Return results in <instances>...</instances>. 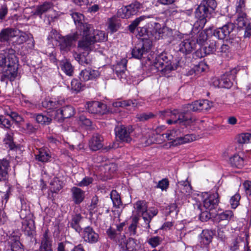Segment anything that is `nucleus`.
<instances>
[{
  "label": "nucleus",
  "instance_id": "nucleus-1",
  "mask_svg": "<svg viewBox=\"0 0 251 251\" xmlns=\"http://www.w3.org/2000/svg\"><path fill=\"white\" fill-rule=\"evenodd\" d=\"M90 30H87V34L82 33L83 39L78 42V47L86 51H96L99 45L95 42L106 40L107 35L103 31L99 30H95L92 34H90Z\"/></svg>",
  "mask_w": 251,
  "mask_h": 251
},
{
  "label": "nucleus",
  "instance_id": "nucleus-2",
  "mask_svg": "<svg viewBox=\"0 0 251 251\" xmlns=\"http://www.w3.org/2000/svg\"><path fill=\"white\" fill-rule=\"evenodd\" d=\"M216 6L215 0H203L196 9V17L200 20L202 26L212 17Z\"/></svg>",
  "mask_w": 251,
  "mask_h": 251
},
{
  "label": "nucleus",
  "instance_id": "nucleus-3",
  "mask_svg": "<svg viewBox=\"0 0 251 251\" xmlns=\"http://www.w3.org/2000/svg\"><path fill=\"white\" fill-rule=\"evenodd\" d=\"M183 135V134L179 129H174L168 130L166 133L158 136H162L164 141H172L174 146L189 143L196 140V136L194 134Z\"/></svg>",
  "mask_w": 251,
  "mask_h": 251
},
{
  "label": "nucleus",
  "instance_id": "nucleus-4",
  "mask_svg": "<svg viewBox=\"0 0 251 251\" xmlns=\"http://www.w3.org/2000/svg\"><path fill=\"white\" fill-rule=\"evenodd\" d=\"M17 60L14 54L0 53V67H7L5 72L7 75L15 77L18 70Z\"/></svg>",
  "mask_w": 251,
  "mask_h": 251
},
{
  "label": "nucleus",
  "instance_id": "nucleus-5",
  "mask_svg": "<svg viewBox=\"0 0 251 251\" xmlns=\"http://www.w3.org/2000/svg\"><path fill=\"white\" fill-rule=\"evenodd\" d=\"M176 68V65L174 63L173 64L170 61H168L166 55L162 54L155 58V61L153 63L151 69H154L156 72H160L162 75L166 76Z\"/></svg>",
  "mask_w": 251,
  "mask_h": 251
},
{
  "label": "nucleus",
  "instance_id": "nucleus-6",
  "mask_svg": "<svg viewBox=\"0 0 251 251\" xmlns=\"http://www.w3.org/2000/svg\"><path fill=\"white\" fill-rule=\"evenodd\" d=\"M78 34L77 32L62 36L58 41V46L61 52H67L74 47L75 43L78 39Z\"/></svg>",
  "mask_w": 251,
  "mask_h": 251
},
{
  "label": "nucleus",
  "instance_id": "nucleus-7",
  "mask_svg": "<svg viewBox=\"0 0 251 251\" xmlns=\"http://www.w3.org/2000/svg\"><path fill=\"white\" fill-rule=\"evenodd\" d=\"M237 72V70L233 68L229 72H226L221 76L220 80L214 82V85L219 88H230L232 85V81L235 78Z\"/></svg>",
  "mask_w": 251,
  "mask_h": 251
},
{
  "label": "nucleus",
  "instance_id": "nucleus-8",
  "mask_svg": "<svg viewBox=\"0 0 251 251\" xmlns=\"http://www.w3.org/2000/svg\"><path fill=\"white\" fill-rule=\"evenodd\" d=\"M141 7V4L136 1L119 9L117 12V16L121 18H129L136 14Z\"/></svg>",
  "mask_w": 251,
  "mask_h": 251
},
{
  "label": "nucleus",
  "instance_id": "nucleus-9",
  "mask_svg": "<svg viewBox=\"0 0 251 251\" xmlns=\"http://www.w3.org/2000/svg\"><path fill=\"white\" fill-rule=\"evenodd\" d=\"M126 236L124 235H120V239H118V242L121 245L125 246V251H141L142 245L138 240L132 238H129L125 240Z\"/></svg>",
  "mask_w": 251,
  "mask_h": 251
},
{
  "label": "nucleus",
  "instance_id": "nucleus-10",
  "mask_svg": "<svg viewBox=\"0 0 251 251\" xmlns=\"http://www.w3.org/2000/svg\"><path fill=\"white\" fill-rule=\"evenodd\" d=\"M132 132L131 127L125 126L123 125L117 126L115 128V132L117 139L121 142L130 143L132 138L130 134Z\"/></svg>",
  "mask_w": 251,
  "mask_h": 251
},
{
  "label": "nucleus",
  "instance_id": "nucleus-11",
  "mask_svg": "<svg viewBox=\"0 0 251 251\" xmlns=\"http://www.w3.org/2000/svg\"><path fill=\"white\" fill-rule=\"evenodd\" d=\"M203 205L207 210L214 209L219 202V195L217 192L212 194L205 193L203 194Z\"/></svg>",
  "mask_w": 251,
  "mask_h": 251
},
{
  "label": "nucleus",
  "instance_id": "nucleus-12",
  "mask_svg": "<svg viewBox=\"0 0 251 251\" xmlns=\"http://www.w3.org/2000/svg\"><path fill=\"white\" fill-rule=\"evenodd\" d=\"M176 195L178 199H182L183 197H188L192 193V186L187 179L178 182L177 188L176 191Z\"/></svg>",
  "mask_w": 251,
  "mask_h": 251
},
{
  "label": "nucleus",
  "instance_id": "nucleus-13",
  "mask_svg": "<svg viewBox=\"0 0 251 251\" xmlns=\"http://www.w3.org/2000/svg\"><path fill=\"white\" fill-rule=\"evenodd\" d=\"M89 112L93 114H104L107 111L106 105L97 101H89L86 105Z\"/></svg>",
  "mask_w": 251,
  "mask_h": 251
},
{
  "label": "nucleus",
  "instance_id": "nucleus-14",
  "mask_svg": "<svg viewBox=\"0 0 251 251\" xmlns=\"http://www.w3.org/2000/svg\"><path fill=\"white\" fill-rule=\"evenodd\" d=\"M234 25L231 23H228L221 27L214 30L213 35L218 39L223 40L229 35V34L234 28Z\"/></svg>",
  "mask_w": 251,
  "mask_h": 251
},
{
  "label": "nucleus",
  "instance_id": "nucleus-15",
  "mask_svg": "<svg viewBox=\"0 0 251 251\" xmlns=\"http://www.w3.org/2000/svg\"><path fill=\"white\" fill-rule=\"evenodd\" d=\"M72 17L74 21L77 26L78 30L80 32H83L84 34H87V30L91 29L90 25L87 23H84V16L82 14L78 12H74L72 14Z\"/></svg>",
  "mask_w": 251,
  "mask_h": 251
},
{
  "label": "nucleus",
  "instance_id": "nucleus-16",
  "mask_svg": "<svg viewBox=\"0 0 251 251\" xmlns=\"http://www.w3.org/2000/svg\"><path fill=\"white\" fill-rule=\"evenodd\" d=\"M80 235L85 242L91 244L97 243L99 239V234L90 226L86 227Z\"/></svg>",
  "mask_w": 251,
  "mask_h": 251
},
{
  "label": "nucleus",
  "instance_id": "nucleus-17",
  "mask_svg": "<svg viewBox=\"0 0 251 251\" xmlns=\"http://www.w3.org/2000/svg\"><path fill=\"white\" fill-rule=\"evenodd\" d=\"M100 74L98 71L91 69L83 70L79 74V78L81 81H86L90 80H93L100 76Z\"/></svg>",
  "mask_w": 251,
  "mask_h": 251
},
{
  "label": "nucleus",
  "instance_id": "nucleus-18",
  "mask_svg": "<svg viewBox=\"0 0 251 251\" xmlns=\"http://www.w3.org/2000/svg\"><path fill=\"white\" fill-rule=\"evenodd\" d=\"M56 113L57 115L55 118L59 121L62 118H69L73 116L75 114V109L73 107L67 105L57 110Z\"/></svg>",
  "mask_w": 251,
  "mask_h": 251
},
{
  "label": "nucleus",
  "instance_id": "nucleus-19",
  "mask_svg": "<svg viewBox=\"0 0 251 251\" xmlns=\"http://www.w3.org/2000/svg\"><path fill=\"white\" fill-rule=\"evenodd\" d=\"M178 110L175 109L173 111L167 110L160 112V116L166 117V122L169 125H172L178 122Z\"/></svg>",
  "mask_w": 251,
  "mask_h": 251
},
{
  "label": "nucleus",
  "instance_id": "nucleus-20",
  "mask_svg": "<svg viewBox=\"0 0 251 251\" xmlns=\"http://www.w3.org/2000/svg\"><path fill=\"white\" fill-rule=\"evenodd\" d=\"M136 205L137 210L142 213L143 219L147 225L148 228H150V223L151 220V217L147 210L145 203L143 202L138 201L136 203Z\"/></svg>",
  "mask_w": 251,
  "mask_h": 251
},
{
  "label": "nucleus",
  "instance_id": "nucleus-21",
  "mask_svg": "<svg viewBox=\"0 0 251 251\" xmlns=\"http://www.w3.org/2000/svg\"><path fill=\"white\" fill-rule=\"evenodd\" d=\"M179 47V50L180 52L185 54H189L195 49V43L192 40L186 39L181 41Z\"/></svg>",
  "mask_w": 251,
  "mask_h": 251
},
{
  "label": "nucleus",
  "instance_id": "nucleus-22",
  "mask_svg": "<svg viewBox=\"0 0 251 251\" xmlns=\"http://www.w3.org/2000/svg\"><path fill=\"white\" fill-rule=\"evenodd\" d=\"M213 236L212 231L208 229L203 230L199 238L201 245L203 247L208 245L212 241Z\"/></svg>",
  "mask_w": 251,
  "mask_h": 251
},
{
  "label": "nucleus",
  "instance_id": "nucleus-23",
  "mask_svg": "<svg viewBox=\"0 0 251 251\" xmlns=\"http://www.w3.org/2000/svg\"><path fill=\"white\" fill-rule=\"evenodd\" d=\"M126 63L127 60L123 58L115 66V73L121 80L126 79L125 72L126 70Z\"/></svg>",
  "mask_w": 251,
  "mask_h": 251
},
{
  "label": "nucleus",
  "instance_id": "nucleus-24",
  "mask_svg": "<svg viewBox=\"0 0 251 251\" xmlns=\"http://www.w3.org/2000/svg\"><path fill=\"white\" fill-rule=\"evenodd\" d=\"M103 140L101 135L98 134L94 135L89 141V145L91 150L96 151L102 148Z\"/></svg>",
  "mask_w": 251,
  "mask_h": 251
},
{
  "label": "nucleus",
  "instance_id": "nucleus-25",
  "mask_svg": "<svg viewBox=\"0 0 251 251\" xmlns=\"http://www.w3.org/2000/svg\"><path fill=\"white\" fill-rule=\"evenodd\" d=\"M20 31L19 30L11 28H5L2 30L0 32V41H7L11 38L18 35V33Z\"/></svg>",
  "mask_w": 251,
  "mask_h": 251
},
{
  "label": "nucleus",
  "instance_id": "nucleus-26",
  "mask_svg": "<svg viewBox=\"0 0 251 251\" xmlns=\"http://www.w3.org/2000/svg\"><path fill=\"white\" fill-rule=\"evenodd\" d=\"M72 199L75 204L82 202L85 198V192L78 187H74L71 189Z\"/></svg>",
  "mask_w": 251,
  "mask_h": 251
},
{
  "label": "nucleus",
  "instance_id": "nucleus-27",
  "mask_svg": "<svg viewBox=\"0 0 251 251\" xmlns=\"http://www.w3.org/2000/svg\"><path fill=\"white\" fill-rule=\"evenodd\" d=\"M64 99L58 100H46L42 102V105L44 107L49 109H57L62 106L64 103Z\"/></svg>",
  "mask_w": 251,
  "mask_h": 251
},
{
  "label": "nucleus",
  "instance_id": "nucleus-28",
  "mask_svg": "<svg viewBox=\"0 0 251 251\" xmlns=\"http://www.w3.org/2000/svg\"><path fill=\"white\" fill-rule=\"evenodd\" d=\"M52 9L53 4L52 3L49 2H45L42 4L37 6L34 14L38 15L40 18H41L43 14H44L47 12L51 11Z\"/></svg>",
  "mask_w": 251,
  "mask_h": 251
},
{
  "label": "nucleus",
  "instance_id": "nucleus-29",
  "mask_svg": "<svg viewBox=\"0 0 251 251\" xmlns=\"http://www.w3.org/2000/svg\"><path fill=\"white\" fill-rule=\"evenodd\" d=\"M9 164L7 160H0V181H4L8 178V171Z\"/></svg>",
  "mask_w": 251,
  "mask_h": 251
},
{
  "label": "nucleus",
  "instance_id": "nucleus-30",
  "mask_svg": "<svg viewBox=\"0 0 251 251\" xmlns=\"http://www.w3.org/2000/svg\"><path fill=\"white\" fill-rule=\"evenodd\" d=\"M195 119L192 118L190 114L186 112H181L178 111V122L185 126L191 125Z\"/></svg>",
  "mask_w": 251,
  "mask_h": 251
},
{
  "label": "nucleus",
  "instance_id": "nucleus-31",
  "mask_svg": "<svg viewBox=\"0 0 251 251\" xmlns=\"http://www.w3.org/2000/svg\"><path fill=\"white\" fill-rule=\"evenodd\" d=\"M150 50V45L146 47L144 44L140 48L139 47H135L132 50V56L137 59H140L142 56L147 52Z\"/></svg>",
  "mask_w": 251,
  "mask_h": 251
},
{
  "label": "nucleus",
  "instance_id": "nucleus-32",
  "mask_svg": "<svg viewBox=\"0 0 251 251\" xmlns=\"http://www.w3.org/2000/svg\"><path fill=\"white\" fill-rule=\"evenodd\" d=\"M9 243L11 245V251H24L23 246L19 241L18 236L9 237Z\"/></svg>",
  "mask_w": 251,
  "mask_h": 251
},
{
  "label": "nucleus",
  "instance_id": "nucleus-33",
  "mask_svg": "<svg viewBox=\"0 0 251 251\" xmlns=\"http://www.w3.org/2000/svg\"><path fill=\"white\" fill-rule=\"evenodd\" d=\"M51 244L48 235V231L46 230L44 233L41 241L39 251H51Z\"/></svg>",
  "mask_w": 251,
  "mask_h": 251
},
{
  "label": "nucleus",
  "instance_id": "nucleus-34",
  "mask_svg": "<svg viewBox=\"0 0 251 251\" xmlns=\"http://www.w3.org/2000/svg\"><path fill=\"white\" fill-rule=\"evenodd\" d=\"M27 40L30 42L28 44H31L29 47L30 48H33L34 43L32 37L31 35L27 34L25 32H21L20 34L18 35L16 42L18 44H22Z\"/></svg>",
  "mask_w": 251,
  "mask_h": 251
},
{
  "label": "nucleus",
  "instance_id": "nucleus-35",
  "mask_svg": "<svg viewBox=\"0 0 251 251\" xmlns=\"http://www.w3.org/2000/svg\"><path fill=\"white\" fill-rule=\"evenodd\" d=\"M51 157L50 151L45 149H40L38 151V153L36 155V159L42 162L49 161Z\"/></svg>",
  "mask_w": 251,
  "mask_h": 251
},
{
  "label": "nucleus",
  "instance_id": "nucleus-36",
  "mask_svg": "<svg viewBox=\"0 0 251 251\" xmlns=\"http://www.w3.org/2000/svg\"><path fill=\"white\" fill-rule=\"evenodd\" d=\"M218 45V43L216 41L211 40L207 46L203 47L201 50H203L205 55L210 54L216 51Z\"/></svg>",
  "mask_w": 251,
  "mask_h": 251
},
{
  "label": "nucleus",
  "instance_id": "nucleus-37",
  "mask_svg": "<svg viewBox=\"0 0 251 251\" xmlns=\"http://www.w3.org/2000/svg\"><path fill=\"white\" fill-rule=\"evenodd\" d=\"M230 163L231 166L237 168H241L244 165V160L243 158L241 157L238 154L233 155L230 158Z\"/></svg>",
  "mask_w": 251,
  "mask_h": 251
},
{
  "label": "nucleus",
  "instance_id": "nucleus-38",
  "mask_svg": "<svg viewBox=\"0 0 251 251\" xmlns=\"http://www.w3.org/2000/svg\"><path fill=\"white\" fill-rule=\"evenodd\" d=\"M82 219V217L80 214H78L75 215L70 222L71 226L74 228L76 231L80 233V231L82 230L79 224Z\"/></svg>",
  "mask_w": 251,
  "mask_h": 251
},
{
  "label": "nucleus",
  "instance_id": "nucleus-39",
  "mask_svg": "<svg viewBox=\"0 0 251 251\" xmlns=\"http://www.w3.org/2000/svg\"><path fill=\"white\" fill-rule=\"evenodd\" d=\"M50 185L51 191L56 193L62 188L63 182L58 177H55L50 182Z\"/></svg>",
  "mask_w": 251,
  "mask_h": 251
},
{
  "label": "nucleus",
  "instance_id": "nucleus-40",
  "mask_svg": "<svg viewBox=\"0 0 251 251\" xmlns=\"http://www.w3.org/2000/svg\"><path fill=\"white\" fill-rule=\"evenodd\" d=\"M110 198L113 202L114 206L120 208L122 205L120 196L116 190H112L110 194Z\"/></svg>",
  "mask_w": 251,
  "mask_h": 251
},
{
  "label": "nucleus",
  "instance_id": "nucleus-41",
  "mask_svg": "<svg viewBox=\"0 0 251 251\" xmlns=\"http://www.w3.org/2000/svg\"><path fill=\"white\" fill-rule=\"evenodd\" d=\"M208 69V66L205 62L201 61L194 66L193 71L196 75H199Z\"/></svg>",
  "mask_w": 251,
  "mask_h": 251
},
{
  "label": "nucleus",
  "instance_id": "nucleus-42",
  "mask_svg": "<svg viewBox=\"0 0 251 251\" xmlns=\"http://www.w3.org/2000/svg\"><path fill=\"white\" fill-rule=\"evenodd\" d=\"M62 70L68 75L72 76L73 74V68L70 63L67 61H62L61 63Z\"/></svg>",
  "mask_w": 251,
  "mask_h": 251
},
{
  "label": "nucleus",
  "instance_id": "nucleus-43",
  "mask_svg": "<svg viewBox=\"0 0 251 251\" xmlns=\"http://www.w3.org/2000/svg\"><path fill=\"white\" fill-rule=\"evenodd\" d=\"M248 22L247 15L245 13H242L239 15L236 19V24L238 27L243 28L246 26V24Z\"/></svg>",
  "mask_w": 251,
  "mask_h": 251
},
{
  "label": "nucleus",
  "instance_id": "nucleus-44",
  "mask_svg": "<svg viewBox=\"0 0 251 251\" xmlns=\"http://www.w3.org/2000/svg\"><path fill=\"white\" fill-rule=\"evenodd\" d=\"M237 140L241 144H248L251 143V133H244L239 134Z\"/></svg>",
  "mask_w": 251,
  "mask_h": 251
},
{
  "label": "nucleus",
  "instance_id": "nucleus-45",
  "mask_svg": "<svg viewBox=\"0 0 251 251\" xmlns=\"http://www.w3.org/2000/svg\"><path fill=\"white\" fill-rule=\"evenodd\" d=\"M36 121L42 125H49L51 122V118L46 114H39L36 117Z\"/></svg>",
  "mask_w": 251,
  "mask_h": 251
},
{
  "label": "nucleus",
  "instance_id": "nucleus-46",
  "mask_svg": "<svg viewBox=\"0 0 251 251\" xmlns=\"http://www.w3.org/2000/svg\"><path fill=\"white\" fill-rule=\"evenodd\" d=\"M112 104H113V106L115 107H123L129 106L131 105H132L133 107H135L136 106V102L135 101L132 102V101H130V100H127V101L117 100V101H116L115 102H114Z\"/></svg>",
  "mask_w": 251,
  "mask_h": 251
},
{
  "label": "nucleus",
  "instance_id": "nucleus-47",
  "mask_svg": "<svg viewBox=\"0 0 251 251\" xmlns=\"http://www.w3.org/2000/svg\"><path fill=\"white\" fill-rule=\"evenodd\" d=\"M233 214L231 210H226L217 215V219L219 221L229 220L233 217Z\"/></svg>",
  "mask_w": 251,
  "mask_h": 251
},
{
  "label": "nucleus",
  "instance_id": "nucleus-48",
  "mask_svg": "<svg viewBox=\"0 0 251 251\" xmlns=\"http://www.w3.org/2000/svg\"><path fill=\"white\" fill-rule=\"evenodd\" d=\"M139 218L137 216H134L132 218L131 223L129 226L128 230L131 235H135L136 229Z\"/></svg>",
  "mask_w": 251,
  "mask_h": 251
},
{
  "label": "nucleus",
  "instance_id": "nucleus-49",
  "mask_svg": "<svg viewBox=\"0 0 251 251\" xmlns=\"http://www.w3.org/2000/svg\"><path fill=\"white\" fill-rule=\"evenodd\" d=\"M187 108L194 112L202 111L201 100L195 101L191 104H188Z\"/></svg>",
  "mask_w": 251,
  "mask_h": 251
},
{
  "label": "nucleus",
  "instance_id": "nucleus-50",
  "mask_svg": "<svg viewBox=\"0 0 251 251\" xmlns=\"http://www.w3.org/2000/svg\"><path fill=\"white\" fill-rule=\"evenodd\" d=\"M169 186V181L168 178H163L161 180H159L156 186V188L160 189L161 191H167Z\"/></svg>",
  "mask_w": 251,
  "mask_h": 251
},
{
  "label": "nucleus",
  "instance_id": "nucleus-51",
  "mask_svg": "<svg viewBox=\"0 0 251 251\" xmlns=\"http://www.w3.org/2000/svg\"><path fill=\"white\" fill-rule=\"evenodd\" d=\"M98 198L94 197L91 200V202L89 206V210L91 213H95L97 211L98 206Z\"/></svg>",
  "mask_w": 251,
  "mask_h": 251
},
{
  "label": "nucleus",
  "instance_id": "nucleus-52",
  "mask_svg": "<svg viewBox=\"0 0 251 251\" xmlns=\"http://www.w3.org/2000/svg\"><path fill=\"white\" fill-rule=\"evenodd\" d=\"M61 36L62 35L57 30L52 29L49 34L48 39L51 42L54 39L58 42Z\"/></svg>",
  "mask_w": 251,
  "mask_h": 251
},
{
  "label": "nucleus",
  "instance_id": "nucleus-53",
  "mask_svg": "<svg viewBox=\"0 0 251 251\" xmlns=\"http://www.w3.org/2000/svg\"><path fill=\"white\" fill-rule=\"evenodd\" d=\"M4 144L8 146L10 149L12 150L15 147V145L13 141V137L11 134L7 133L6 134L5 138L3 139Z\"/></svg>",
  "mask_w": 251,
  "mask_h": 251
},
{
  "label": "nucleus",
  "instance_id": "nucleus-54",
  "mask_svg": "<svg viewBox=\"0 0 251 251\" xmlns=\"http://www.w3.org/2000/svg\"><path fill=\"white\" fill-rule=\"evenodd\" d=\"M162 242V239L160 237L158 236H153L150 238L148 240V243L149 245H150L152 248H155L158 246Z\"/></svg>",
  "mask_w": 251,
  "mask_h": 251
},
{
  "label": "nucleus",
  "instance_id": "nucleus-55",
  "mask_svg": "<svg viewBox=\"0 0 251 251\" xmlns=\"http://www.w3.org/2000/svg\"><path fill=\"white\" fill-rule=\"evenodd\" d=\"M221 55L224 57H228L231 54L230 50L228 45H222L220 48Z\"/></svg>",
  "mask_w": 251,
  "mask_h": 251
},
{
  "label": "nucleus",
  "instance_id": "nucleus-56",
  "mask_svg": "<svg viewBox=\"0 0 251 251\" xmlns=\"http://www.w3.org/2000/svg\"><path fill=\"white\" fill-rule=\"evenodd\" d=\"M116 18L113 17L109 19L108 23V28L112 32H115L117 31L118 28V25L116 23Z\"/></svg>",
  "mask_w": 251,
  "mask_h": 251
},
{
  "label": "nucleus",
  "instance_id": "nucleus-57",
  "mask_svg": "<svg viewBox=\"0 0 251 251\" xmlns=\"http://www.w3.org/2000/svg\"><path fill=\"white\" fill-rule=\"evenodd\" d=\"M23 228L27 230H33L34 229V222L32 220L27 221L25 220L23 222Z\"/></svg>",
  "mask_w": 251,
  "mask_h": 251
},
{
  "label": "nucleus",
  "instance_id": "nucleus-58",
  "mask_svg": "<svg viewBox=\"0 0 251 251\" xmlns=\"http://www.w3.org/2000/svg\"><path fill=\"white\" fill-rule=\"evenodd\" d=\"M240 196L238 194H236L233 196L230 200L231 206L232 208H236L239 205Z\"/></svg>",
  "mask_w": 251,
  "mask_h": 251
},
{
  "label": "nucleus",
  "instance_id": "nucleus-59",
  "mask_svg": "<svg viewBox=\"0 0 251 251\" xmlns=\"http://www.w3.org/2000/svg\"><path fill=\"white\" fill-rule=\"evenodd\" d=\"M82 87V84L77 80L74 79L71 82L72 89L75 92H78Z\"/></svg>",
  "mask_w": 251,
  "mask_h": 251
},
{
  "label": "nucleus",
  "instance_id": "nucleus-60",
  "mask_svg": "<svg viewBox=\"0 0 251 251\" xmlns=\"http://www.w3.org/2000/svg\"><path fill=\"white\" fill-rule=\"evenodd\" d=\"M169 31V28L166 26H163L162 28L159 29L158 31L155 32V38L157 39H159L160 38L165 37V33Z\"/></svg>",
  "mask_w": 251,
  "mask_h": 251
},
{
  "label": "nucleus",
  "instance_id": "nucleus-61",
  "mask_svg": "<svg viewBox=\"0 0 251 251\" xmlns=\"http://www.w3.org/2000/svg\"><path fill=\"white\" fill-rule=\"evenodd\" d=\"M207 39V36L204 31L199 32L197 38V42L199 45H202Z\"/></svg>",
  "mask_w": 251,
  "mask_h": 251
},
{
  "label": "nucleus",
  "instance_id": "nucleus-62",
  "mask_svg": "<svg viewBox=\"0 0 251 251\" xmlns=\"http://www.w3.org/2000/svg\"><path fill=\"white\" fill-rule=\"evenodd\" d=\"M93 179L91 177L85 176L83 179L79 182L77 185L80 187L87 186L93 182Z\"/></svg>",
  "mask_w": 251,
  "mask_h": 251
},
{
  "label": "nucleus",
  "instance_id": "nucleus-63",
  "mask_svg": "<svg viewBox=\"0 0 251 251\" xmlns=\"http://www.w3.org/2000/svg\"><path fill=\"white\" fill-rule=\"evenodd\" d=\"M79 123L86 127H90L92 125L91 121L87 118L84 115H81L79 117Z\"/></svg>",
  "mask_w": 251,
  "mask_h": 251
},
{
  "label": "nucleus",
  "instance_id": "nucleus-64",
  "mask_svg": "<svg viewBox=\"0 0 251 251\" xmlns=\"http://www.w3.org/2000/svg\"><path fill=\"white\" fill-rule=\"evenodd\" d=\"M146 18V16H142L136 19L132 24L129 26V30L132 32L134 29L137 26L139 23L144 20Z\"/></svg>",
  "mask_w": 251,
  "mask_h": 251
}]
</instances>
